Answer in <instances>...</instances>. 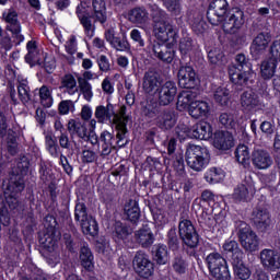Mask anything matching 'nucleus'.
I'll list each match as a JSON object with an SVG mask.
<instances>
[{"mask_svg": "<svg viewBox=\"0 0 280 280\" xmlns=\"http://www.w3.org/2000/svg\"><path fill=\"white\" fill-rule=\"evenodd\" d=\"M150 12L153 35L156 38L152 46V54L160 62L172 65L174 58H176L174 45L178 43L179 30L170 22V15L159 5H151Z\"/></svg>", "mask_w": 280, "mask_h": 280, "instance_id": "nucleus-1", "label": "nucleus"}, {"mask_svg": "<svg viewBox=\"0 0 280 280\" xmlns=\"http://www.w3.org/2000/svg\"><path fill=\"white\" fill-rule=\"evenodd\" d=\"M30 172V158L22 155L16 161V165L11 171V177L3 188L4 201L11 211L19 209V198L25 190V176Z\"/></svg>", "mask_w": 280, "mask_h": 280, "instance_id": "nucleus-2", "label": "nucleus"}, {"mask_svg": "<svg viewBox=\"0 0 280 280\" xmlns=\"http://www.w3.org/2000/svg\"><path fill=\"white\" fill-rule=\"evenodd\" d=\"M75 14L83 27V32L88 38L95 36V23L100 25H106L108 22V11L106 9V1L92 0V12H89L86 8L78 5Z\"/></svg>", "mask_w": 280, "mask_h": 280, "instance_id": "nucleus-3", "label": "nucleus"}, {"mask_svg": "<svg viewBox=\"0 0 280 280\" xmlns=\"http://www.w3.org/2000/svg\"><path fill=\"white\" fill-rule=\"evenodd\" d=\"M178 235L182 241L184 253L192 259L205 258L207 255V245H200V234L189 219H183L178 223Z\"/></svg>", "mask_w": 280, "mask_h": 280, "instance_id": "nucleus-4", "label": "nucleus"}, {"mask_svg": "<svg viewBox=\"0 0 280 280\" xmlns=\"http://www.w3.org/2000/svg\"><path fill=\"white\" fill-rule=\"evenodd\" d=\"M235 63H232L228 68V73L232 84L236 86H243V89H248L253 82V63L250 59L247 58L244 52L237 54L234 59Z\"/></svg>", "mask_w": 280, "mask_h": 280, "instance_id": "nucleus-5", "label": "nucleus"}, {"mask_svg": "<svg viewBox=\"0 0 280 280\" xmlns=\"http://www.w3.org/2000/svg\"><path fill=\"white\" fill-rule=\"evenodd\" d=\"M115 135L110 133L108 130H103L98 139V148L102 149L101 156H108L113 150H121L126 148L130 140L128 139V133L115 127Z\"/></svg>", "mask_w": 280, "mask_h": 280, "instance_id": "nucleus-6", "label": "nucleus"}, {"mask_svg": "<svg viewBox=\"0 0 280 280\" xmlns=\"http://www.w3.org/2000/svg\"><path fill=\"white\" fill-rule=\"evenodd\" d=\"M45 231L38 234V243L48 253H54L60 240V231L58 230V220L51 214L44 218Z\"/></svg>", "mask_w": 280, "mask_h": 280, "instance_id": "nucleus-7", "label": "nucleus"}, {"mask_svg": "<svg viewBox=\"0 0 280 280\" xmlns=\"http://www.w3.org/2000/svg\"><path fill=\"white\" fill-rule=\"evenodd\" d=\"M185 159L190 170H194V172H202V170H206L207 165H209L211 154L206 147L190 144L186 149Z\"/></svg>", "mask_w": 280, "mask_h": 280, "instance_id": "nucleus-8", "label": "nucleus"}, {"mask_svg": "<svg viewBox=\"0 0 280 280\" xmlns=\"http://www.w3.org/2000/svg\"><path fill=\"white\" fill-rule=\"evenodd\" d=\"M206 266L210 275L215 280H231V270H229V262L222 254L218 252L210 253L205 259Z\"/></svg>", "mask_w": 280, "mask_h": 280, "instance_id": "nucleus-9", "label": "nucleus"}, {"mask_svg": "<svg viewBox=\"0 0 280 280\" xmlns=\"http://www.w3.org/2000/svg\"><path fill=\"white\" fill-rule=\"evenodd\" d=\"M236 235L241 246L246 253L259 250V236L245 221H235Z\"/></svg>", "mask_w": 280, "mask_h": 280, "instance_id": "nucleus-10", "label": "nucleus"}, {"mask_svg": "<svg viewBox=\"0 0 280 280\" xmlns=\"http://www.w3.org/2000/svg\"><path fill=\"white\" fill-rule=\"evenodd\" d=\"M132 267L140 279H152L154 277V262L144 252H137L132 259Z\"/></svg>", "mask_w": 280, "mask_h": 280, "instance_id": "nucleus-11", "label": "nucleus"}, {"mask_svg": "<svg viewBox=\"0 0 280 280\" xmlns=\"http://www.w3.org/2000/svg\"><path fill=\"white\" fill-rule=\"evenodd\" d=\"M246 20L244 19V11L238 7H233L230 9L226 14L221 19L223 32L225 34H235L237 30L242 28V25Z\"/></svg>", "mask_w": 280, "mask_h": 280, "instance_id": "nucleus-12", "label": "nucleus"}, {"mask_svg": "<svg viewBox=\"0 0 280 280\" xmlns=\"http://www.w3.org/2000/svg\"><path fill=\"white\" fill-rule=\"evenodd\" d=\"M229 1L226 0H212L209 3L206 18L210 25H222V19L230 11Z\"/></svg>", "mask_w": 280, "mask_h": 280, "instance_id": "nucleus-13", "label": "nucleus"}, {"mask_svg": "<svg viewBox=\"0 0 280 280\" xmlns=\"http://www.w3.org/2000/svg\"><path fill=\"white\" fill-rule=\"evenodd\" d=\"M45 145L52 159H60V165L62 166L63 172H66L68 176H71V174H73V166L69 164V159L62 154V150L60 149V145H58V139L47 135L45 137Z\"/></svg>", "mask_w": 280, "mask_h": 280, "instance_id": "nucleus-14", "label": "nucleus"}, {"mask_svg": "<svg viewBox=\"0 0 280 280\" xmlns=\"http://www.w3.org/2000/svg\"><path fill=\"white\" fill-rule=\"evenodd\" d=\"M108 229L112 233V240H114L116 244L128 242V240L132 237V233H135L130 224L119 220H112L108 223Z\"/></svg>", "mask_w": 280, "mask_h": 280, "instance_id": "nucleus-15", "label": "nucleus"}, {"mask_svg": "<svg viewBox=\"0 0 280 280\" xmlns=\"http://www.w3.org/2000/svg\"><path fill=\"white\" fill-rule=\"evenodd\" d=\"M178 86L180 89H187L188 91H191V89H196L198 84H200V79H198V74L196 73V70L194 67L186 63V66H180L178 73Z\"/></svg>", "mask_w": 280, "mask_h": 280, "instance_id": "nucleus-16", "label": "nucleus"}, {"mask_svg": "<svg viewBox=\"0 0 280 280\" xmlns=\"http://www.w3.org/2000/svg\"><path fill=\"white\" fill-rule=\"evenodd\" d=\"M177 93L178 88L176 86V82L164 81L155 93V95L158 96L156 101L160 103L161 106H170V104H172V102L176 100Z\"/></svg>", "mask_w": 280, "mask_h": 280, "instance_id": "nucleus-17", "label": "nucleus"}, {"mask_svg": "<svg viewBox=\"0 0 280 280\" xmlns=\"http://www.w3.org/2000/svg\"><path fill=\"white\" fill-rule=\"evenodd\" d=\"M105 40L109 43L110 47L116 49V51H130V43L126 33L117 34L115 28H108L104 33Z\"/></svg>", "mask_w": 280, "mask_h": 280, "instance_id": "nucleus-18", "label": "nucleus"}, {"mask_svg": "<svg viewBox=\"0 0 280 280\" xmlns=\"http://www.w3.org/2000/svg\"><path fill=\"white\" fill-rule=\"evenodd\" d=\"M164 80L156 71H147L142 79V90L147 95H156Z\"/></svg>", "mask_w": 280, "mask_h": 280, "instance_id": "nucleus-19", "label": "nucleus"}, {"mask_svg": "<svg viewBox=\"0 0 280 280\" xmlns=\"http://www.w3.org/2000/svg\"><path fill=\"white\" fill-rule=\"evenodd\" d=\"M213 145L215 150H220L221 152H229V150L235 148V138L230 131L217 130L213 135Z\"/></svg>", "mask_w": 280, "mask_h": 280, "instance_id": "nucleus-20", "label": "nucleus"}, {"mask_svg": "<svg viewBox=\"0 0 280 280\" xmlns=\"http://www.w3.org/2000/svg\"><path fill=\"white\" fill-rule=\"evenodd\" d=\"M161 103L154 98L149 97L144 101L140 102V115L141 117H144V119H156L159 117V114L163 109Z\"/></svg>", "mask_w": 280, "mask_h": 280, "instance_id": "nucleus-21", "label": "nucleus"}, {"mask_svg": "<svg viewBox=\"0 0 280 280\" xmlns=\"http://www.w3.org/2000/svg\"><path fill=\"white\" fill-rule=\"evenodd\" d=\"M178 121V114L170 108H162L155 118V125L160 130H172Z\"/></svg>", "mask_w": 280, "mask_h": 280, "instance_id": "nucleus-22", "label": "nucleus"}, {"mask_svg": "<svg viewBox=\"0 0 280 280\" xmlns=\"http://www.w3.org/2000/svg\"><path fill=\"white\" fill-rule=\"evenodd\" d=\"M260 262L265 270L276 272L280 269V254L275 249L265 248L260 252Z\"/></svg>", "mask_w": 280, "mask_h": 280, "instance_id": "nucleus-23", "label": "nucleus"}, {"mask_svg": "<svg viewBox=\"0 0 280 280\" xmlns=\"http://www.w3.org/2000/svg\"><path fill=\"white\" fill-rule=\"evenodd\" d=\"M79 261L83 268V275H86V272L93 273V270H95V256L93 255V250H91L88 243H83L79 250Z\"/></svg>", "mask_w": 280, "mask_h": 280, "instance_id": "nucleus-24", "label": "nucleus"}, {"mask_svg": "<svg viewBox=\"0 0 280 280\" xmlns=\"http://www.w3.org/2000/svg\"><path fill=\"white\" fill-rule=\"evenodd\" d=\"M273 163L275 161L267 150L257 149L252 152V165L255 170H269Z\"/></svg>", "mask_w": 280, "mask_h": 280, "instance_id": "nucleus-25", "label": "nucleus"}, {"mask_svg": "<svg viewBox=\"0 0 280 280\" xmlns=\"http://www.w3.org/2000/svg\"><path fill=\"white\" fill-rule=\"evenodd\" d=\"M166 168L170 172H174L175 176H187V171L185 170V155L178 152L175 155L164 159Z\"/></svg>", "mask_w": 280, "mask_h": 280, "instance_id": "nucleus-26", "label": "nucleus"}, {"mask_svg": "<svg viewBox=\"0 0 280 280\" xmlns=\"http://www.w3.org/2000/svg\"><path fill=\"white\" fill-rule=\"evenodd\" d=\"M222 248L224 257L230 260L231 264L244 259V252L240 248V243H237V241L226 240Z\"/></svg>", "mask_w": 280, "mask_h": 280, "instance_id": "nucleus-27", "label": "nucleus"}, {"mask_svg": "<svg viewBox=\"0 0 280 280\" xmlns=\"http://www.w3.org/2000/svg\"><path fill=\"white\" fill-rule=\"evenodd\" d=\"M253 222L258 231H268L270 226V212L266 208H256L253 211Z\"/></svg>", "mask_w": 280, "mask_h": 280, "instance_id": "nucleus-28", "label": "nucleus"}, {"mask_svg": "<svg viewBox=\"0 0 280 280\" xmlns=\"http://www.w3.org/2000/svg\"><path fill=\"white\" fill-rule=\"evenodd\" d=\"M191 135L194 139L200 141H209L213 137V126L207 121H199L191 128Z\"/></svg>", "mask_w": 280, "mask_h": 280, "instance_id": "nucleus-29", "label": "nucleus"}, {"mask_svg": "<svg viewBox=\"0 0 280 280\" xmlns=\"http://www.w3.org/2000/svg\"><path fill=\"white\" fill-rule=\"evenodd\" d=\"M124 215L131 224H139V220H141V208L139 207V202L135 199H129L125 205Z\"/></svg>", "mask_w": 280, "mask_h": 280, "instance_id": "nucleus-30", "label": "nucleus"}, {"mask_svg": "<svg viewBox=\"0 0 280 280\" xmlns=\"http://www.w3.org/2000/svg\"><path fill=\"white\" fill-rule=\"evenodd\" d=\"M152 259L158 266H165L170 261V249L167 245L159 243L152 247Z\"/></svg>", "mask_w": 280, "mask_h": 280, "instance_id": "nucleus-31", "label": "nucleus"}, {"mask_svg": "<svg viewBox=\"0 0 280 280\" xmlns=\"http://www.w3.org/2000/svg\"><path fill=\"white\" fill-rule=\"evenodd\" d=\"M241 106L242 108H245V110H255V108H259L261 106L259 95L253 90L243 92L241 95Z\"/></svg>", "mask_w": 280, "mask_h": 280, "instance_id": "nucleus-32", "label": "nucleus"}, {"mask_svg": "<svg viewBox=\"0 0 280 280\" xmlns=\"http://www.w3.org/2000/svg\"><path fill=\"white\" fill-rule=\"evenodd\" d=\"M231 266L235 280H250L253 271H250V268H248V266L244 264V258L234 260L233 262H231Z\"/></svg>", "mask_w": 280, "mask_h": 280, "instance_id": "nucleus-33", "label": "nucleus"}, {"mask_svg": "<svg viewBox=\"0 0 280 280\" xmlns=\"http://www.w3.org/2000/svg\"><path fill=\"white\" fill-rule=\"evenodd\" d=\"M234 159L238 165H242L244 170H248L250 167V149L246 144H238L234 151Z\"/></svg>", "mask_w": 280, "mask_h": 280, "instance_id": "nucleus-34", "label": "nucleus"}, {"mask_svg": "<svg viewBox=\"0 0 280 280\" xmlns=\"http://www.w3.org/2000/svg\"><path fill=\"white\" fill-rule=\"evenodd\" d=\"M210 110L211 107L206 101H195L188 109V115H190L192 119H200V117H207Z\"/></svg>", "mask_w": 280, "mask_h": 280, "instance_id": "nucleus-35", "label": "nucleus"}, {"mask_svg": "<svg viewBox=\"0 0 280 280\" xmlns=\"http://www.w3.org/2000/svg\"><path fill=\"white\" fill-rule=\"evenodd\" d=\"M126 113H128V108L126 105H121L119 109V114L113 115V124L115 128H118V130H122L128 135V121H130V116H128Z\"/></svg>", "mask_w": 280, "mask_h": 280, "instance_id": "nucleus-36", "label": "nucleus"}, {"mask_svg": "<svg viewBox=\"0 0 280 280\" xmlns=\"http://www.w3.org/2000/svg\"><path fill=\"white\" fill-rule=\"evenodd\" d=\"M279 62L276 59H271L270 57L265 59L260 65V77L262 80H272L275 78V73H277V67Z\"/></svg>", "mask_w": 280, "mask_h": 280, "instance_id": "nucleus-37", "label": "nucleus"}, {"mask_svg": "<svg viewBox=\"0 0 280 280\" xmlns=\"http://www.w3.org/2000/svg\"><path fill=\"white\" fill-rule=\"evenodd\" d=\"M115 115V105L113 103H107L106 106L98 105L95 108L94 116L97 119L98 124H104V121H109Z\"/></svg>", "mask_w": 280, "mask_h": 280, "instance_id": "nucleus-38", "label": "nucleus"}, {"mask_svg": "<svg viewBox=\"0 0 280 280\" xmlns=\"http://www.w3.org/2000/svg\"><path fill=\"white\" fill-rule=\"evenodd\" d=\"M136 240L142 248H150L154 244V233L150 228H143L136 232Z\"/></svg>", "mask_w": 280, "mask_h": 280, "instance_id": "nucleus-39", "label": "nucleus"}, {"mask_svg": "<svg viewBox=\"0 0 280 280\" xmlns=\"http://www.w3.org/2000/svg\"><path fill=\"white\" fill-rule=\"evenodd\" d=\"M80 226L84 235H90L91 237H97L100 235V224L93 215L82 221Z\"/></svg>", "mask_w": 280, "mask_h": 280, "instance_id": "nucleus-40", "label": "nucleus"}, {"mask_svg": "<svg viewBox=\"0 0 280 280\" xmlns=\"http://www.w3.org/2000/svg\"><path fill=\"white\" fill-rule=\"evenodd\" d=\"M178 49L183 59L189 58V60H191L190 56L191 51H194V38H191L189 34L183 35L179 39Z\"/></svg>", "mask_w": 280, "mask_h": 280, "instance_id": "nucleus-41", "label": "nucleus"}, {"mask_svg": "<svg viewBox=\"0 0 280 280\" xmlns=\"http://www.w3.org/2000/svg\"><path fill=\"white\" fill-rule=\"evenodd\" d=\"M224 170L220 167H210L206 173H205V180L206 183H209V185H218V183H222L224 180Z\"/></svg>", "mask_w": 280, "mask_h": 280, "instance_id": "nucleus-42", "label": "nucleus"}, {"mask_svg": "<svg viewBox=\"0 0 280 280\" xmlns=\"http://www.w3.org/2000/svg\"><path fill=\"white\" fill-rule=\"evenodd\" d=\"M213 100L219 106H229L231 104V91L226 88L219 86L213 92Z\"/></svg>", "mask_w": 280, "mask_h": 280, "instance_id": "nucleus-43", "label": "nucleus"}, {"mask_svg": "<svg viewBox=\"0 0 280 280\" xmlns=\"http://www.w3.org/2000/svg\"><path fill=\"white\" fill-rule=\"evenodd\" d=\"M166 246L172 253H178L180 250V237L176 228H171L166 234Z\"/></svg>", "mask_w": 280, "mask_h": 280, "instance_id": "nucleus-44", "label": "nucleus"}, {"mask_svg": "<svg viewBox=\"0 0 280 280\" xmlns=\"http://www.w3.org/2000/svg\"><path fill=\"white\" fill-rule=\"evenodd\" d=\"M196 102V93L192 91H183L178 96H177V107L182 108L183 110L185 109H190L191 104H195Z\"/></svg>", "mask_w": 280, "mask_h": 280, "instance_id": "nucleus-45", "label": "nucleus"}, {"mask_svg": "<svg viewBox=\"0 0 280 280\" xmlns=\"http://www.w3.org/2000/svg\"><path fill=\"white\" fill-rule=\"evenodd\" d=\"M74 202V220L81 224L91 218V215H89V208H86V203H84V201H80V197H77Z\"/></svg>", "mask_w": 280, "mask_h": 280, "instance_id": "nucleus-46", "label": "nucleus"}, {"mask_svg": "<svg viewBox=\"0 0 280 280\" xmlns=\"http://www.w3.org/2000/svg\"><path fill=\"white\" fill-rule=\"evenodd\" d=\"M3 21L8 23L7 30H14L21 27V22L19 21V12L14 8H10L8 11L2 13Z\"/></svg>", "mask_w": 280, "mask_h": 280, "instance_id": "nucleus-47", "label": "nucleus"}, {"mask_svg": "<svg viewBox=\"0 0 280 280\" xmlns=\"http://www.w3.org/2000/svg\"><path fill=\"white\" fill-rule=\"evenodd\" d=\"M68 130L72 135L78 136L79 139L86 140V135L89 133V129H86V126L82 125V122L74 119L69 120Z\"/></svg>", "mask_w": 280, "mask_h": 280, "instance_id": "nucleus-48", "label": "nucleus"}, {"mask_svg": "<svg viewBox=\"0 0 280 280\" xmlns=\"http://www.w3.org/2000/svg\"><path fill=\"white\" fill-rule=\"evenodd\" d=\"M148 19V10L143 7H136L128 12V20L131 23H145Z\"/></svg>", "mask_w": 280, "mask_h": 280, "instance_id": "nucleus-49", "label": "nucleus"}, {"mask_svg": "<svg viewBox=\"0 0 280 280\" xmlns=\"http://www.w3.org/2000/svg\"><path fill=\"white\" fill-rule=\"evenodd\" d=\"M172 268L176 275H185L187 272V268H189V264L185 257L177 255L172 260Z\"/></svg>", "mask_w": 280, "mask_h": 280, "instance_id": "nucleus-50", "label": "nucleus"}, {"mask_svg": "<svg viewBox=\"0 0 280 280\" xmlns=\"http://www.w3.org/2000/svg\"><path fill=\"white\" fill-rule=\"evenodd\" d=\"M219 124L226 130H235V126H237L235 115L231 113H221L219 116Z\"/></svg>", "mask_w": 280, "mask_h": 280, "instance_id": "nucleus-51", "label": "nucleus"}, {"mask_svg": "<svg viewBox=\"0 0 280 280\" xmlns=\"http://www.w3.org/2000/svg\"><path fill=\"white\" fill-rule=\"evenodd\" d=\"M38 95L42 106H44V108H51L54 105V98L51 97V92L47 85H43L39 89Z\"/></svg>", "mask_w": 280, "mask_h": 280, "instance_id": "nucleus-52", "label": "nucleus"}, {"mask_svg": "<svg viewBox=\"0 0 280 280\" xmlns=\"http://www.w3.org/2000/svg\"><path fill=\"white\" fill-rule=\"evenodd\" d=\"M18 94L23 104H27V102H36V98L32 97V94H30V86L27 83L22 82L18 85Z\"/></svg>", "mask_w": 280, "mask_h": 280, "instance_id": "nucleus-53", "label": "nucleus"}, {"mask_svg": "<svg viewBox=\"0 0 280 280\" xmlns=\"http://www.w3.org/2000/svg\"><path fill=\"white\" fill-rule=\"evenodd\" d=\"M79 89L86 102H91V100H93V86L89 83V81L79 78Z\"/></svg>", "mask_w": 280, "mask_h": 280, "instance_id": "nucleus-54", "label": "nucleus"}, {"mask_svg": "<svg viewBox=\"0 0 280 280\" xmlns=\"http://www.w3.org/2000/svg\"><path fill=\"white\" fill-rule=\"evenodd\" d=\"M211 209V213H214V215H218V213H221L226 209V201H224V197L217 196L215 199L210 201V205L208 206Z\"/></svg>", "mask_w": 280, "mask_h": 280, "instance_id": "nucleus-55", "label": "nucleus"}, {"mask_svg": "<svg viewBox=\"0 0 280 280\" xmlns=\"http://www.w3.org/2000/svg\"><path fill=\"white\" fill-rule=\"evenodd\" d=\"M61 86H63V89H67L68 93H75L73 89L78 86V81L75 80V77H73V74L68 73L65 74L61 79Z\"/></svg>", "mask_w": 280, "mask_h": 280, "instance_id": "nucleus-56", "label": "nucleus"}, {"mask_svg": "<svg viewBox=\"0 0 280 280\" xmlns=\"http://www.w3.org/2000/svg\"><path fill=\"white\" fill-rule=\"evenodd\" d=\"M266 49L268 48L260 44H257L256 42H252L249 47L252 58L254 60H260V58L266 55Z\"/></svg>", "mask_w": 280, "mask_h": 280, "instance_id": "nucleus-57", "label": "nucleus"}, {"mask_svg": "<svg viewBox=\"0 0 280 280\" xmlns=\"http://www.w3.org/2000/svg\"><path fill=\"white\" fill-rule=\"evenodd\" d=\"M144 165L149 172H161L163 168V164L161 163V160L159 158L153 156H147Z\"/></svg>", "mask_w": 280, "mask_h": 280, "instance_id": "nucleus-58", "label": "nucleus"}, {"mask_svg": "<svg viewBox=\"0 0 280 280\" xmlns=\"http://www.w3.org/2000/svg\"><path fill=\"white\" fill-rule=\"evenodd\" d=\"M39 178L43 183H51L54 180V170L46 164H40L39 166Z\"/></svg>", "mask_w": 280, "mask_h": 280, "instance_id": "nucleus-59", "label": "nucleus"}, {"mask_svg": "<svg viewBox=\"0 0 280 280\" xmlns=\"http://www.w3.org/2000/svg\"><path fill=\"white\" fill-rule=\"evenodd\" d=\"M271 39H272V35L269 32H260L253 39V43L261 45L262 47L268 49V45H270Z\"/></svg>", "mask_w": 280, "mask_h": 280, "instance_id": "nucleus-60", "label": "nucleus"}, {"mask_svg": "<svg viewBox=\"0 0 280 280\" xmlns=\"http://www.w3.org/2000/svg\"><path fill=\"white\" fill-rule=\"evenodd\" d=\"M207 54L210 65H218V62H222V58H224V52L218 48L207 50Z\"/></svg>", "mask_w": 280, "mask_h": 280, "instance_id": "nucleus-61", "label": "nucleus"}, {"mask_svg": "<svg viewBox=\"0 0 280 280\" xmlns=\"http://www.w3.org/2000/svg\"><path fill=\"white\" fill-rule=\"evenodd\" d=\"M234 199L238 200L240 202L246 201V198H248V187L244 184L237 185V187L234 189Z\"/></svg>", "mask_w": 280, "mask_h": 280, "instance_id": "nucleus-62", "label": "nucleus"}, {"mask_svg": "<svg viewBox=\"0 0 280 280\" xmlns=\"http://www.w3.org/2000/svg\"><path fill=\"white\" fill-rule=\"evenodd\" d=\"M97 159L100 156L93 150H83L81 154V161L84 165H89L90 163H97Z\"/></svg>", "mask_w": 280, "mask_h": 280, "instance_id": "nucleus-63", "label": "nucleus"}, {"mask_svg": "<svg viewBox=\"0 0 280 280\" xmlns=\"http://www.w3.org/2000/svg\"><path fill=\"white\" fill-rule=\"evenodd\" d=\"M269 54L272 60H276V62H280V39H275L269 48Z\"/></svg>", "mask_w": 280, "mask_h": 280, "instance_id": "nucleus-64", "label": "nucleus"}]
</instances>
